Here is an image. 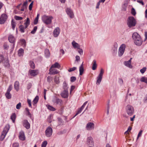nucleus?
<instances>
[{
	"instance_id": "31",
	"label": "nucleus",
	"mask_w": 147,
	"mask_h": 147,
	"mask_svg": "<svg viewBox=\"0 0 147 147\" xmlns=\"http://www.w3.org/2000/svg\"><path fill=\"white\" fill-rule=\"evenodd\" d=\"M45 52L46 57H49L50 55L49 50L48 49H46Z\"/></svg>"
},
{
	"instance_id": "6",
	"label": "nucleus",
	"mask_w": 147,
	"mask_h": 147,
	"mask_svg": "<svg viewBox=\"0 0 147 147\" xmlns=\"http://www.w3.org/2000/svg\"><path fill=\"white\" fill-rule=\"evenodd\" d=\"M125 48V45L124 44L121 45L119 47L118 51V55L119 57L121 56L124 53Z\"/></svg>"
},
{
	"instance_id": "9",
	"label": "nucleus",
	"mask_w": 147,
	"mask_h": 147,
	"mask_svg": "<svg viewBox=\"0 0 147 147\" xmlns=\"http://www.w3.org/2000/svg\"><path fill=\"white\" fill-rule=\"evenodd\" d=\"M7 18V16L5 14H2L0 18V24H3Z\"/></svg>"
},
{
	"instance_id": "3",
	"label": "nucleus",
	"mask_w": 147,
	"mask_h": 147,
	"mask_svg": "<svg viewBox=\"0 0 147 147\" xmlns=\"http://www.w3.org/2000/svg\"><path fill=\"white\" fill-rule=\"evenodd\" d=\"M53 18L52 16L44 15L42 17V20L45 24L48 25L51 24Z\"/></svg>"
},
{
	"instance_id": "34",
	"label": "nucleus",
	"mask_w": 147,
	"mask_h": 147,
	"mask_svg": "<svg viewBox=\"0 0 147 147\" xmlns=\"http://www.w3.org/2000/svg\"><path fill=\"white\" fill-rule=\"evenodd\" d=\"M19 28L20 29V31L22 33H23L24 32V30L26 29L25 28V26L24 27L23 25H21L19 26Z\"/></svg>"
},
{
	"instance_id": "4",
	"label": "nucleus",
	"mask_w": 147,
	"mask_h": 147,
	"mask_svg": "<svg viewBox=\"0 0 147 147\" xmlns=\"http://www.w3.org/2000/svg\"><path fill=\"white\" fill-rule=\"evenodd\" d=\"M125 111L127 114L130 116L132 115L134 112V107L129 105H127L126 107Z\"/></svg>"
},
{
	"instance_id": "60",
	"label": "nucleus",
	"mask_w": 147,
	"mask_h": 147,
	"mask_svg": "<svg viewBox=\"0 0 147 147\" xmlns=\"http://www.w3.org/2000/svg\"><path fill=\"white\" fill-rule=\"evenodd\" d=\"M102 3V2H100V1H99L97 3L96 6V9H98L99 8V6L100 5V3Z\"/></svg>"
},
{
	"instance_id": "7",
	"label": "nucleus",
	"mask_w": 147,
	"mask_h": 147,
	"mask_svg": "<svg viewBox=\"0 0 147 147\" xmlns=\"http://www.w3.org/2000/svg\"><path fill=\"white\" fill-rule=\"evenodd\" d=\"M12 88V85H10L7 91L5 94L6 97L7 99H10L11 98V95L10 93V91L11 90Z\"/></svg>"
},
{
	"instance_id": "41",
	"label": "nucleus",
	"mask_w": 147,
	"mask_h": 147,
	"mask_svg": "<svg viewBox=\"0 0 147 147\" xmlns=\"http://www.w3.org/2000/svg\"><path fill=\"white\" fill-rule=\"evenodd\" d=\"M11 25H12L13 29V30H14L16 26V23L14 22V21L13 20H12L11 21Z\"/></svg>"
},
{
	"instance_id": "47",
	"label": "nucleus",
	"mask_w": 147,
	"mask_h": 147,
	"mask_svg": "<svg viewBox=\"0 0 147 147\" xmlns=\"http://www.w3.org/2000/svg\"><path fill=\"white\" fill-rule=\"evenodd\" d=\"M76 69V67H74L72 68H69L68 70V71L69 72H70L73 71L75 70Z\"/></svg>"
},
{
	"instance_id": "18",
	"label": "nucleus",
	"mask_w": 147,
	"mask_h": 147,
	"mask_svg": "<svg viewBox=\"0 0 147 147\" xmlns=\"http://www.w3.org/2000/svg\"><path fill=\"white\" fill-rule=\"evenodd\" d=\"M132 59V58H131L129 61H125L124 63L125 66L130 68H132V67L131 65V60Z\"/></svg>"
},
{
	"instance_id": "5",
	"label": "nucleus",
	"mask_w": 147,
	"mask_h": 147,
	"mask_svg": "<svg viewBox=\"0 0 147 147\" xmlns=\"http://www.w3.org/2000/svg\"><path fill=\"white\" fill-rule=\"evenodd\" d=\"M9 129V125H6L0 137L1 140L2 141L4 140Z\"/></svg>"
},
{
	"instance_id": "15",
	"label": "nucleus",
	"mask_w": 147,
	"mask_h": 147,
	"mask_svg": "<svg viewBox=\"0 0 147 147\" xmlns=\"http://www.w3.org/2000/svg\"><path fill=\"white\" fill-rule=\"evenodd\" d=\"M61 96L63 98H67L68 96V92L67 90H64L61 93Z\"/></svg>"
},
{
	"instance_id": "48",
	"label": "nucleus",
	"mask_w": 147,
	"mask_h": 147,
	"mask_svg": "<svg viewBox=\"0 0 147 147\" xmlns=\"http://www.w3.org/2000/svg\"><path fill=\"white\" fill-rule=\"evenodd\" d=\"M21 42L22 45H24V46H26V42L24 39H22L20 40Z\"/></svg>"
},
{
	"instance_id": "50",
	"label": "nucleus",
	"mask_w": 147,
	"mask_h": 147,
	"mask_svg": "<svg viewBox=\"0 0 147 147\" xmlns=\"http://www.w3.org/2000/svg\"><path fill=\"white\" fill-rule=\"evenodd\" d=\"M142 131H143L142 130H141L140 131L137 136V139H138L141 136L142 134Z\"/></svg>"
},
{
	"instance_id": "12",
	"label": "nucleus",
	"mask_w": 147,
	"mask_h": 147,
	"mask_svg": "<svg viewBox=\"0 0 147 147\" xmlns=\"http://www.w3.org/2000/svg\"><path fill=\"white\" fill-rule=\"evenodd\" d=\"M66 11L69 17L72 18L74 17V14L72 10L69 8H67L66 9Z\"/></svg>"
},
{
	"instance_id": "45",
	"label": "nucleus",
	"mask_w": 147,
	"mask_h": 147,
	"mask_svg": "<svg viewBox=\"0 0 147 147\" xmlns=\"http://www.w3.org/2000/svg\"><path fill=\"white\" fill-rule=\"evenodd\" d=\"M53 78L51 76H49L47 77V80L48 82H50L52 80Z\"/></svg>"
},
{
	"instance_id": "1",
	"label": "nucleus",
	"mask_w": 147,
	"mask_h": 147,
	"mask_svg": "<svg viewBox=\"0 0 147 147\" xmlns=\"http://www.w3.org/2000/svg\"><path fill=\"white\" fill-rule=\"evenodd\" d=\"M132 38L134 43L138 46L141 45L142 42V40L140 36L137 32H134L132 35Z\"/></svg>"
},
{
	"instance_id": "56",
	"label": "nucleus",
	"mask_w": 147,
	"mask_h": 147,
	"mask_svg": "<svg viewBox=\"0 0 147 147\" xmlns=\"http://www.w3.org/2000/svg\"><path fill=\"white\" fill-rule=\"evenodd\" d=\"M19 144L17 143H15L13 144V147H19Z\"/></svg>"
},
{
	"instance_id": "32",
	"label": "nucleus",
	"mask_w": 147,
	"mask_h": 147,
	"mask_svg": "<svg viewBox=\"0 0 147 147\" xmlns=\"http://www.w3.org/2000/svg\"><path fill=\"white\" fill-rule=\"evenodd\" d=\"M63 88L64 89V90H67V88H68L67 87V84L66 82L64 81L63 84Z\"/></svg>"
},
{
	"instance_id": "21",
	"label": "nucleus",
	"mask_w": 147,
	"mask_h": 147,
	"mask_svg": "<svg viewBox=\"0 0 147 147\" xmlns=\"http://www.w3.org/2000/svg\"><path fill=\"white\" fill-rule=\"evenodd\" d=\"M25 26V28H26L30 24V20L29 18H27L24 24Z\"/></svg>"
},
{
	"instance_id": "64",
	"label": "nucleus",
	"mask_w": 147,
	"mask_h": 147,
	"mask_svg": "<svg viewBox=\"0 0 147 147\" xmlns=\"http://www.w3.org/2000/svg\"><path fill=\"white\" fill-rule=\"evenodd\" d=\"M4 47L5 49H7L9 48L8 46L6 44L4 45Z\"/></svg>"
},
{
	"instance_id": "11",
	"label": "nucleus",
	"mask_w": 147,
	"mask_h": 147,
	"mask_svg": "<svg viewBox=\"0 0 147 147\" xmlns=\"http://www.w3.org/2000/svg\"><path fill=\"white\" fill-rule=\"evenodd\" d=\"M22 123L23 126L26 129H28L30 128V124L27 120H23Z\"/></svg>"
},
{
	"instance_id": "52",
	"label": "nucleus",
	"mask_w": 147,
	"mask_h": 147,
	"mask_svg": "<svg viewBox=\"0 0 147 147\" xmlns=\"http://www.w3.org/2000/svg\"><path fill=\"white\" fill-rule=\"evenodd\" d=\"M104 73V70H103L102 69H101L100 71V73L99 75H98V76L102 77L103 74Z\"/></svg>"
},
{
	"instance_id": "30",
	"label": "nucleus",
	"mask_w": 147,
	"mask_h": 147,
	"mask_svg": "<svg viewBox=\"0 0 147 147\" xmlns=\"http://www.w3.org/2000/svg\"><path fill=\"white\" fill-rule=\"evenodd\" d=\"M16 118V115L15 113H13L11 116V119L12 120L13 123H14Z\"/></svg>"
},
{
	"instance_id": "58",
	"label": "nucleus",
	"mask_w": 147,
	"mask_h": 147,
	"mask_svg": "<svg viewBox=\"0 0 147 147\" xmlns=\"http://www.w3.org/2000/svg\"><path fill=\"white\" fill-rule=\"evenodd\" d=\"M27 102H28V103L29 105V106L30 107H32V105H31V100L29 99H28Z\"/></svg>"
},
{
	"instance_id": "62",
	"label": "nucleus",
	"mask_w": 147,
	"mask_h": 147,
	"mask_svg": "<svg viewBox=\"0 0 147 147\" xmlns=\"http://www.w3.org/2000/svg\"><path fill=\"white\" fill-rule=\"evenodd\" d=\"M88 102L87 101L85 102L83 104V105L81 107L82 108V109H83L84 108L85 106L86 105Z\"/></svg>"
},
{
	"instance_id": "63",
	"label": "nucleus",
	"mask_w": 147,
	"mask_h": 147,
	"mask_svg": "<svg viewBox=\"0 0 147 147\" xmlns=\"http://www.w3.org/2000/svg\"><path fill=\"white\" fill-rule=\"evenodd\" d=\"M38 21V20L36 18H35L34 20V24H37Z\"/></svg>"
},
{
	"instance_id": "37",
	"label": "nucleus",
	"mask_w": 147,
	"mask_h": 147,
	"mask_svg": "<svg viewBox=\"0 0 147 147\" xmlns=\"http://www.w3.org/2000/svg\"><path fill=\"white\" fill-rule=\"evenodd\" d=\"M38 96H36L33 100L34 105L36 104L37 103L38 101Z\"/></svg>"
},
{
	"instance_id": "22",
	"label": "nucleus",
	"mask_w": 147,
	"mask_h": 147,
	"mask_svg": "<svg viewBox=\"0 0 147 147\" xmlns=\"http://www.w3.org/2000/svg\"><path fill=\"white\" fill-rule=\"evenodd\" d=\"M8 40L10 42L14 43L15 42V38L12 35H10L8 37Z\"/></svg>"
},
{
	"instance_id": "55",
	"label": "nucleus",
	"mask_w": 147,
	"mask_h": 147,
	"mask_svg": "<svg viewBox=\"0 0 147 147\" xmlns=\"http://www.w3.org/2000/svg\"><path fill=\"white\" fill-rule=\"evenodd\" d=\"M27 4V1H25L23 4L22 7L26 8Z\"/></svg>"
},
{
	"instance_id": "14",
	"label": "nucleus",
	"mask_w": 147,
	"mask_h": 147,
	"mask_svg": "<svg viewBox=\"0 0 147 147\" xmlns=\"http://www.w3.org/2000/svg\"><path fill=\"white\" fill-rule=\"evenodd\" d=\"M87 143L88 145H94L93 140L91 137L90 136L87 138Z\"/></svg>"
},
{
	"instance_id": "29",
	"label": "nucleus",
	"mask_w": 147,
	"mask_h": 147,
	"mask_svg": "<svg viewBox=\"0 0 147 147\" xmlns=\"http://www.w3.org/2000/svg\"><path fill=\"white\" fill-rule=\"evenodd\" d=\"M24 50L22 49H20L18 51V54L19 56H22L24 53Z\"/></svg>"
},
{
	"instance_id": "13",
	"label": "nucleus",
	"mask_w": 147,
	"mask_h": 147,
	"mask_svg": "<svg viewBox=\"0 0 147 147\" xmlns=\"http://www.w3.org/2000/svg\"><path fill=\"white\" fill-rule=\"evenodd\" d=\"M94 124L93 123L89 122L87 124L86 128L87 130H91L94 128Z\"/></svg>"
},
{
	"instance_id": "35",
	"label": "nucleus",
	"mask_w": 147,
	"mask_h": 147,
	"mask_svg": "<svg viewBox=\"0 0 147 147\" xmlns=\"http://www.w3.org/2000/svg\"><path fill=\"white\" fill-rule=\"evenodd\" d=\"M140 81L147 84V78L144 77H142L141 78Z\"/></svg>"
},
{
	"instance_id": "51",
	"label": "nucleus",
	"mask_w": 147,
	"mask_h": 147,
	"mask_svg": "<svg viewBox=\"0 0 147 147\" xmlns=\"http://www.w3.org/2000/svg\"><path fill=\"white\" fill-rule=\"evenodd\" d=\"M146 70V68L144 67L142 69H140V71L142 74H143L145 71Z\"/></svg>"
},
{
	"instance_id": "40",
	"label": "nucleus",
	"mask_w": 147,
	"mask_h": 147,
	"mask_svg": "<svg viewBox=\"0 0 147 147\" xmlns=\"http://www.w3.org/2000/svg\"><path fill=\"white\" fill-rule=\"evenodd\" d=\"M37 29V27L36 26H34V28L33 29L31 32V33L32 34H34Z\"/></svg>"
},
{
	"instance_id": "54",
	"label": "nucleus",
	"mask_w": 147,
	"mask_h": 147,
	"mask_svg": "<svg viewBox=\"0 0 147 147\" xmlns=\"http://www.w3.org/2000/svg\"><path fill=\"white\" fill-rule=\"evenodd\" d=\"M137 1L143 5H144V3L142 0H137Z\"/></svg>"
},
{
	"instance_id": "39",
	"label": "nucleus",
	"mask_w": 147,
	"mask_h": 147,
	"mask_svg": "<svg viewBox=\"0 0 147 147\" xmlns=\"http://www.w3.org/2000/svg\"><path fill=\"white\" fill-rule=\"evenodd\" d=\"M47 107L48 109L52 111H55V109L54 108L50 105H48L47 106Z\"/></svg>"
},
{
	"instance_id": "26",
	"label": "nucleus",
	"mask_w": 147,
	"mask_h": 147,
	"mask_svg": "<svg viewBox=\"0 0 147 147\" xmlns=\"http://www.w3.org/2000/svg\"><path fill=\"white\" fill-rule=\"evenodd\" d=\"M102 77L98 76L97 78V80L96 82V84L98 85L100 84L101 82V81L102 79Z\"/></svg>"
},
{
	"instance_id": "2",
	"label": "nucleus",
	"mask_w": 147,
	"mask_h": 147,
	"mask_svg": "<svg viewBox=\"0 0 147 147\" xmlns=\"http://www.w3.org/2000/svg\"><path fill=\"white\" fill-rule=\"evenodd\" d=\"M136 24V21L133 16L129 17L127 20V24L129 28L135 26Z\"/></svg>"
},
{
	"instance_id": "59",
	"label": "nucleus",
	"mask_w": 147,
	"mask_h": 147,
	"mask_svg": "<svg viewBox=\"0 0 147 147\" xmlns=\"http://www.w3.org/2000/svg\"><path fill=\"white\" fill-rule=\"evenodd\" d=\"M79 49V50L78 51V53L80 54V55H82L83 53V50L80 48Z\"/></svg>"
},
{
	"instance_id": "33",
	"label": "nucleus",
	"mask_w": 147,
	"mask_h": 147,
	"mask_svg": "<svg viewBox=\"0 0 147 147\" xmlns=\"http://www.w3.org/2000/svg\"><path fill=\"white\" fill-rule=\"evenodd\" d=\"M29 65L31 68L34 69L35 68V65L34 62L32 61H30L29 62Z\"/></svg>"
},
{
	"instance_id": "61",
	"label": "nucleus",
	"mask_w": 147,
	"mask_h": 147,
	"mask_svg": "<svg viewBox=\"0 0 147 147\" xmlns=\"http://www.w3.org/2000/svg\"><path fill=\"white\" fill-rule=\"evenodd\" d=\"M88 102L87 101L85 102L83 104V105L81 107L82 108V109H83L84 108L85 106L86 105Z\"/></svg>"
},
{
	"instance_id": "25",
	"label": "nucleus",
	"mask_w": 147,
	"mask_h": 147,
	"mask_svg": "<svg viewBox=\"0 0 147 147\" xmlns=\"http://www.w3.org/2000/svg\"><path fill=\"white\" fill-rule=\"evenodd\" d=\"M83 63V62L82 64L79 67L80 75V76L82 75L84 71Z\"/></svg>"
},
{
	"instance_id": "8",
	"label": "nucleus",
	"mask_w": 147,
	"mask_h": 147,
	"mask_svg": "<svg viewBox=\"0 0 147 147\" xmlns=\"http://www.w3.org/2000/svg\"><path fill=\"white\" fill-rule=\"evenodd\" d=\"M53 133L52 129L50 127H48L45 131V135L47 137H50Z\"/></svg>"
},
{
	"instance_id": "28",
	"label": "nucleus",
	"mask_w": 147,
	"mask_h": 147,
	"mask_svg": "<svg viewBox=\"0 0 147 147\" xmlns=\"http://www.w3.org/2000/svg\"><path fill=\"white\" fill-rule=\"evenodd\" d=\"M93 65L92 66V69L93 70H95L97 67V64L96 61L95 60H94L92 62Z\"/></svg>"
},
{
	"instance_id": "24",
	"label": "nucleus",
	"mask_w": 147,
	"mask_h": 147,
	"mask_svg": "<svg viewBox=\"0 0 147 147\" xmlns=\"http://www.w3.org/2000/svg\"><path fill=\"white\" fill-rule=\"evenodd\" d=\"M73 46L74 48H77L79 49L80 46L78 43L74 41H73L72 42Z\"/></svg>"
},
{
	"instance_id": "44",
	"label": "nucleus",
	"mask_w": 147,
	"mask_h": 147,
	"mask_svg": "<svg viewBox=\"0 0 147 147\" xmlns=\"http://www.w3.org/2000/svg\"><path fill=\"white\" fill-rule=\"evenodd\" d=\"M83 109H82V108H81V107H80L79 109L78 110V111L76 114L75 115V116H76V115H77L79 114L81 112V111H82V110Z\"/></svg>"
},
{
	"instance_id": "38",
	"label": "nucleus",
	"mask_w": 147,
	"mask_h": 147,
	"mask_svg": "<svg viewBox=\"0 0 147 147\" xmlns=\"http://www.w3.org/2000/svg\"><path fill=\"white\" fill-rule=\"evenodd\" d=\"M131 13L133 15L135 16L136 14L135 10L134 8H132L131 10Z\"/></svg>"
},
{
	"instance_id": "43",
	"label": "nucleus",
	"mask_w": 147,
	"mask_h": 147,
	"mask_svg": "<svg viewBox=\"0 0 147 147\" xmlns=\"http://www.w3.org/2000/svg\"><path fill=\"white\" fill-rule=\"evenodd\" d=\"M47 144V142L46 141H44L41 145V147H46Z\"/></svg>"
},
{
	"instance_id": "19",
	"label": "nucleus",
	"mask_w": 147,
	"mask_h": 147,
	"mask_svg": "<svg viewBox=\"0 0 147 147\" xmlns=\"http://www.w3.org/2000/svg\"><path fill=\"white\" fill-rule=\"evenodd\" d=\"M19 137L20 139L22 140H25V137L24 136V132L21 131L19 133Z\"/></svg>"
},
{
	"instance_id": "10",
	"label": "nucleus",
	"mask_w": 147,
	"mask_h": 147,
	"mask_svg": "<svg viewBox=\"0 0 147 147\" xmlns=\"http://www.w3.org/2000/svg\"><path fill=\"white\" fill-rule=\"evenodd\" d=\"M29 73L31 76H35L38 74L39 71L38 70L30 69L29 71Z\"/></svg>"
},
{
	"instance_id": "53",
	"label": "nucleus",
	"mask_w": 147,
	"mask_h": 147,
	"mask_svg": "<svg viewBox=\"0 0 147 147\" xmlns=\"http://www.w3.org/2000/svg\"><path fill=\"white\" fill-rule=\"evenodd\" d=\"M33 1L30 4V5H29V9L30 10H31L32 9V5H33Z\"/></svg>"
},
{
	"instance_id": "17",
	"label": "nucleus",
	"mask_w": 147,
	"mask_h": 147,
	"mask_svg": "<svg viewBox=\"0 0 147 147\" xmlns=\"http://www.w3.org/2000/svg\"><path fill=\"white\" fill-rule=\"evenodd\" d=\"M49 74L51 75L57 74L59 73V71L57 69L51 68V67L49 70Z\"/></svg>"
},
{
	"instance_id": "27",
	"label": "nucleus",
	"mask_w": 147,
	"mask_h": 147,
	"mask_svg": "<svg viewBox=\"0 0 147 147\" xmlns=\"http://www.w3.org/2000/svg\"><path fill=\"white\" fill-rule=\"evenodd\" d=\"M53 102L59 105H61L62 103V101L61 100L59 99H56L53 101Z\"/></svg>"
},
{
	"instance_id": "23",
	"label": "nucleus",
	"mask_w": 147,
	"mask_h": 147,
	"mask_svg": "<svg viewBox=\"0 0 147 147\" xmlns=\"http://www.w3.org/2000/svg\"><path fill=\"white\" fill-rule=\"evenodd\" d=\"M14 88L17 91H18L19 89V83L18 82H15L14 84Z\"/></svg>"
},
{
	"instance_id": "16",
	"label": "nucleus",
	"mask_w": 147,
	"mask_h": 147,
	"mask_svg": "<svg viewBox=\"0 0 147 147\" xmlns=\"http://www.w3.org/2000/svg\"><path fill=\"white\" fill-rule=\"evenodd\" d=\"M60 30L58 27L56 28L54 30L53 35L55 37H57L59 34Z\"/></svg>"
},
{
	"instance_id": "46",
	"label": "nucleus",
	"mask_w": 147,
	"mask_h": 147,
	"mask_svg": "<svg viewBox=\"0 0 147 147\" xmlns=\"http://www.w3.org/2000/svg\"><path fill=\"white\" fill-rule=\"evenodd\" d=\"M76 80V78L74 76H72L70 78V81L71 82H74Z\"/></svg>"
},
{
	"instance_id": "57",
	"label": "nucleus",
	"mask_w": 147,
	"mask_h": 147,
	"mask_svg": "<svg viewBox=\"0 0 147 147\" xmlns=\"http://www.w3.org/2000/svg\"><path fill=\"white\" fill-rule=\"evenodd\" d=\"M32 86V84L31 83H28L27 86V88L28 89H30L31 87Z\"/></svg>"
},
{
	"instance_id": "42",
	"label": "nucleus",
	"mask_w": 147,
	"mask_h": 147,
	"mask_svg": "<svg viewBox=\"0 0 147 147\" xmlns=\"http://www.w3.org/2000/svg\"><path fill=\"white\" fill-rule=\"evenodd\" d=\"M14 18L16 20H21L23 19L22 17L17 16H15Z\"/></svg>"
},
{
	"instance_id": "49",
	"label": "nucleus",
	"mask_w": 147,
	"mask_h": 147,
	"mask_svg": "<svg viewBox=\"0 0 147 147\" xmlns=\"http://www.w3.org/2000/svg\"><path fill=\"white\" fill-rule=\"evenodd\" d=\"M21 104L20 102H19L16 106V108L17 109H20L21 106Z\"/></svg>"
},
{
	"instance_id": "20",
	"label": "nucleus",
	"mask_w": 147,
	"mask_h": 147,
	"mask_svg": "<svg viewBox=\"0 0 147 147\" xmlns=\"http://www.w3.org/2000/svg\"><path fill=\"white\" fill-rule=\"evenodd\" d=\"M51 68H57L59 69L61 67V66L59 63L56 62L55 64L52 65L51 66Z\"/></svg>"
},
{
	"instance_id": "36",
	"label": "nucleus",
	"mask_w": 147,
	"mask_h": 147,
	"mask_svg": "<svg viewBox=\"0 0 147 147\" xmlns=\"http://www.w3.org/2000/svg\"><path fill=\"white\" fill-rule=\"evenodd\" d=\"M54 81L56 84H59L60 82L59 77L56 76L54 78Z\"/></svg>"
}]
</instances>
